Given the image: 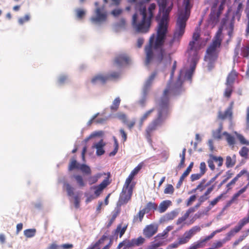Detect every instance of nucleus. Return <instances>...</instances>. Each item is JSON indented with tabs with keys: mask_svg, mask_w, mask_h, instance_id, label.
<instances>
[{
	"mask_svg": "<svg viewBox=\"0 0 249 249\" xmlns=\"http://www.w3.org/2000/svg\"><path fill=\"white\" fill-rule=\"evenodd\" d=\"M248 234H243L240 236L237 240H236L233 243V246H236L242 242L247 236Z\"/></svg>",
	"mask_w": 249,
	"mask_h": 249,
	"instance_id": "nucleus-62",
	"label": "nucleus"
},
{
	"mask_svg": "<svg viewBox=\"0 0 249 249\" xmlns=\"http://www.w3.org/2000/svg\"><path fill=\"white\" fill-rule=\"evenodd\" d=\"M95 5L96 6L94 11L95 16L91 18V21L95 24H99L106 21L107 19V13L105 9V6H98V3L97 2H95Z\"/></svg>",
	"mask_w": 249,
	"mask_h": 249,
	"instance_id": "nucleus-8",
	"label": "nucleus"
},
{
	"mask_svg": "<svg viewBox=\"0 0 249 249\" xmlns=\"http://www.w3.org/2000/svg\"><path fill=\"white\" fill-rule=\"evenodd\" d=\"M73 178L75 179L77 185L80 188L84 187L86 186V183L82 176L80 175H75L73 176Z\"/></svg>",
	"mask_w": 249,
	"mask_h": 249,
	"instance_id": "nucleus-38",
	"label": "nucleus"
},
{
	"mask_svg": "<svg viewBox=\"0 0 249 249\" xmlns=\"http://www.w3.org/2000/svg\"><path fill=\"white\" fill-rule=\"evenodd\" d=\"M196 197L195 195L191 196L186 202L187 206H189L190 205H191L192 202L195 201Z\"/></svg>",
	"mask_w": 249,
	"mask_h": 249,
	"instance_id": "nucleus-64",
	"label": "nucleus"
},
{
	"mask_svg": "<svg viewBox=\"0 0 249 249\" xmlns=\"http://www.w3.org/2000/svg\"><path fill=\"white\" fill-rule=\"evenodd\" d=\"M236 136L237 138L242 144L249 145V141L247 140L242 135L238 134H237Z\"/></svg>",
	"mask_w": 249,
	"mask_h": 249,
	"instance_id": "nucleus-56",
	"label": "nucleus"
},
{
	"mask_svg": "<svg viewBox=\"0 0 249 249\" xmlns=\"http://www.w3.org/2000/svg\"><path fill=\"white\" fill-rule=\"evenodd\" d=\"M135 185V183L129 184L124 182L117 202L118 206L126 204L131 199Z\"/></svg>",
	"mask_w": 249,
	"mask_h": 249,
	"instance_id": "nucleus-7",
	"label": "nucleus"
},
{
	"mask_svg": "<svg viewBox=\"0 0 249 249\" xmlns=\"http://www.w3.org/2000/svg\"><path fill=\"white\" fill-rule=\"evenodd\" d=\"M241 55L243 57H248L249 56V44L241 48Z\"/></svg>",
	"mask_w": 249,
	"mask_h": 249,
	"instance_id": "nucleus-52",
	"label": "nucleus"
},
{
	"mask_svg": "<svg viewBox=\"0 0 249 249\" xmlns=\"http://www.w3.org/2000/svg\"><path fill=\"white\" fill-rule=\"evenodd\" d=\"M30 19V15H26L24 17L20 18L18 19V22L20 25L23 24L25 22L28 21Z\"/></svg>",
	"mask_w": 249,
	"mask_h": 249,
	"instance_id": "nucleus-59",
	"label": "nucleus"
},
{
	"mask_svg": "<svg viewBox=\"0 0 249 249\" xmlns=\"http://www.w3.org/2000/svg\"><path fill=\"white\" fill-rule=\"evenodd\" d=\"M190 1L191 0H184V9L178 11L174 37L165 44V47L168 51L170 50L173 42L176 39H180L185 32L186 22L190 17L191 9L192 7Z\"/></svg>",
	"mask_w": 249,
	"mask_h": 249,
	"instance_id": "nucleus-4",
	"label": "nucleus"
},
{
	"mask_svg": "<svg viewBox=\"0 0 249 249\" xmlns=\"http://www.w3.org/2000/svg\"><path fill=\"white\" fill-rule=\"evenodd\" d=\"M107 81L115 80L119 77L120 73L117 72H112L111 73L106 74Z\"/></svg>",
	"mask_w": 249,
	"mask_h": 249,
	"instance_id": "nucleus-54",
	"label": "nucleus"
},
{
	"mask_svg": "<svg viewBox=\"0 0 249 249\" xmlns=\"http://www.w3.org/2000/svg\"><path fill=\"white\" fill-rule=\"evenodd\" d=\"M178 215V212L176 211H173L166 213L163 216V220L165 221H168L174 219Z\"/></svg>",
	"mask_w": 249,
	"mask_h": 249,
	"instance_id": "nucleus-36",
	"label": "nucleus"
},
{
	"mask_svg": "<svg viewBox=\"0 0 249 249\" xmlns=\"http://www.w3.org/2000/svg\"><path fill=\"white\" fill-rule=\"evenodd\" d=\"M203 176L201 173H197V174H193L191 176V180L192 181H194L195 180H198Z\"/></svg>",
	"mask_w": 249,
	"mask_h": 249,
	"instance_id": "nucleus-61",
	"label": "nucleus"
},
{
	"mask_svg": "<svg viewBox=\"0 0 249 249\" xmlns=\"http://www.w3.org/2000/svg\"><path fill=\"white\" fill-rule=\"evenodd\" d=\"M235 164V160H233L230 156H227L226 159L225 164L227 168L233 167Z\"/></svg>",
	"mask_w": 249,
	"mask_h": 249,
	"instance_id": "nucleus-49",
	"label": "nucleus"
},
{
	"mask_svg": "<svg viewBox=\"0 0 249 249\" xmlns=\"http://www.w3.org/2000/svg\"><path fill=\"white\" fill-rule=\"evenodd\" d=\"M214 188V185H212L211 187H209L204 194L201 196L198 199V201L200 202V203H203L204 201L208 200L210 196L209 195L211 193V192L213 191Z\"/></svg>",
	"mask_w": 249,
	"mask_h": 249,
	"instance_id": "nucleus-24",
	"label": "nucleus"
},
{
	"mask_svg": "<svg viewBox=\"0 0 249 249\" xmlns=\"http://www.w3.org/2000/svg\"><path fill=\"white\" fill-rule=\"evenodd\" d=\"M223 135L226 137V140L229 145H233L235 144V139L233 136L227 132H223Z\"/></svg>",
	"mask_w": 249,
	"mask_h": 249,
	"instance_id": "nucleus-45",
	"label": "nucleus"
},
{
	"mask_svg": "<svg viewBox=\"0 0 249 249\" xmlns=\"http://www.w3.org/2000/svg\"><path fill=\"white\" fill-rule=\"evenodd\" d=\"M174 189L172 185L168 184L164 189V193L166 194H172L174 193Z\"/></svg>",
	"mask_w": 249,
	"mask_h": 249,
	"instance_id": "nucleus-58",
	"label": "nucleus"
},
{
	"mask_svg": "<svg viewBox=\"0 0 249 249\" xmlns=\"http://www.w3.org/2000/svg\"><path fill=\"white\" fill-rule=\"evenodd\" d=\"M226 88L224 89L223 92V96L229 100L231 96L232 93L233 92L234 87V85H230L225 84Z\"/></svg>",
	"mask_w": 249,
	"mask_h": 249,
	"instance_id": "nucleus-25",
	"label": "nucleus"
},
{
	"mask_svg": "<svg viewBox=\"0 0 249 249\" xmlns=\"http://www.w3.org/2000/svg\"><path fill=\"white\" fill-rule=\"evenodd\" d=\"M64 186L67 191L68 195L70 196H72L74 195V188L68 183H65Z\"/></svg>",
	"mask_w": 249,
	"mask_h": 249,
	"instance_id": "nucleus-48",
	"label": "nucleus"
},
{
	"mask_svg": "<svg viewBox=\"0 0 249 249\" xmlns=\"http://www.w3.org/2000/svg\"><path fill=\"white\" fill-rule=\"evenodd\" d=\"M216 232L217 231H213L210 235L206 236L203 239L198 240L193 243L189 247L191 249H197L203 248L205 246V243L213 238Z\"/></svg>",
	"mask_w": 249,
	"mask_h": 249,
	"instance_id": "nucleus-12",
	"label": "nucleus"
},
{
	"mask_svg": "<svg viewBox=\"0 0 249 249\" xmlns=\"http://www.w3.org/2000/svg\"><path fill=\"white\" fill-rule=\"evenodd\" d=\"M206 179H202L200 182L199 183V184L196 186V189H198L200 192L203 191L206 187L208 186L209 185H207V183L205 184Z\"/></svg>",
	"mask_w": 249,
	"mask_h": 249,
	"instance_id": "nucleus-55",
	"label": "nucleus"
},
{
	"mask_svg": "<svg viewBox=\"0 0 249 249\" xmlns=\"http://www.w3.org/2000/svg\"><path fill=\"white\" fill-rule=\"evenodd\" d=\"M247 224H248V223L245 220V219L243 218L238 222L237 226H236L233 229L231 230L229 232H228V236H231L233 235L235 233H237Z\"/></svg>",
	"mask_w": 249,
	"mask_h": 249,
	"instance_id": "nucleus-19",
	"label": "nucleus"
},
{
	"mask_svg": "<svg viewBox=\"0 0 249 249\" xmlns=\"http://www.w3.org/2000/svg\"><path fill=\"white\" fill-rule=\"evenodd\" d=\"M105 173H98L93 176H90L88 177L87 179L89 185H91L96 183L99 178H100L103 175H105Z\"/></svg>",
	"mask_w": 249,
	"mask_h": 249,
	"instance_id": "nucleus-26",
	"label": "nucleus"
},
{
	"mask_svg": "<svg viewBox=\"0 0 249 249\" xmlns=\"http://www.w3.org/2000/svg\"><path fill=\"white\" fill-rule=\"evenodd\" d=\"M127 226L128 224H124L123 226L122 224H119L115 231V234H119V237H122L125 233L127 228Z\"/></svg>",
	"mask_w": 249,
	"mask_h": 249,
	"instance_id": "nucleus-30",
	"label": "nucleus"
},
{
	"mask_svg": "<svg viewBox=\"0 0 249 249\" xmlns=\"http://www.w3.org/2000/svg\"><path fill=\"white\" fill-rule=\"evenodd\" d=\"M145 242V239L142 236H139L137 238H133L131 240H124L119 243L118 248L120 249L124 247V249L134 247L140 246L142 245Z\"/></svg>",
	"mask_w": 249,
	"mask_h": 249,
	"instance_id": "nucleus-9",
	"label": "nucleus"
},
{
	"mask_svg": "<svg viewBox=\"0 0 249 249\" xmlns=\"http://www.w3.org/2000/svg\"><path fill=\"white\" fill-rule=\"evenodd\" d=\"M199 170H200V173L204 175L206 171H207V167L206 163L204 162H201L199 166Z\"/></svg>",
	"mask_w": 249,
	"mask_h": 249,
	"instance_id": "nucleus-60",
	"label": "nucleus"
},
{
	"mask_svg": "<svg viewBox=\"0 0 249 249\" xmlns=\"http://www.w3.org/2000/svg\"><path fill=\"white\" fill-rule=\"evenodd\" d=\"M191 65L190 66V69L188 71H186L185 75V78L187 80L191 81L192 75L193 73L195 70L196 64L198 62H195V61H191Z\"/></svg>",
	"mask_w": 249,
	"mask_h": 249,
	"instance_id": "nucleus-27",
	"label": "nucleus"
},
{
	"mask_svg": "<svg viewBox=\"0 0 249 249\" xmlns=\"http://www.w3.org/2000/svg\"><path fill=\"white\" fill-rule=\"evenodd\" d=\"M194 212H195V208H190L182 216L178 218L176 222V224L178 225L183 223L188 218L189 215Z\"/></svg>",
	"mask_w": 249,
	"mask_h": 249,
	"instance_id": "nucleus-29",
	"label": "nucleus"
},
{
	"mask_svg": "<svg viewBox=\"0 0 249 249\" xmlns=\"http://www.w3.org/2000/svg\"><path fill=\"white\" fill-rule=\"evenodd\" d=\"M229 240L230 238L226 237L221 240L216 241L213 244L211 248L212 249H219L222 247L223 245Z\"/></svg>",
	"mask_w": 249,
	"mask_h": 249,
	"instance_id": "nucleus-32",
	"label": "nucleus"
},
{
	"mask_svg": "<svg viewBox=\"0 0 249 249\" xmlns=\"http://www.w3.org/2000/svg\"><path fill=\"white\" fill-rule=\"evenodd\" d=\"M239 153L241 157L245 159H249V148L246 146H243L240 150Z\"/></svg>",
	"mask_w": 249,
	"mask_h": 249,
	"instance_id": "nucleus-43",
	"label": "nucleus"
},
{
	"mask_svg": "<svg viewBox=\"0 0 249 249\" xmlns=\"http://www.w3.org/2000/svg\"><path fill=\"white\" fill-rule=\"evenodd\" d=\"M191 239L189 235L185 232L183 235L178 238V244L180 245L186 244Z\"/></svg>",
	"mask_w": 249,
	"mask_h": 249,
	"instance_id": "nucleus-44",
	"label": "nucleus"
},
{
	"mask_svg": "<svg viewBox=\"0 0 249 249\" xmlns=\"http://www.w3.org/2000/svg\"><path fill=\"white\" fill-rule=\"evenodd\" d=\"M157 74V71H153L146 80L143 87V90L144 92H146L151 87L153 81Z\"/></svg>",
	"mask_w": 249,
	"mask_h": 249,
	"instance_id": "nucleus-17",
	"label": "nucleus"
},
{
	"mask_svg": "<svg viewBox=\"0 0 249 249\" xmlns=\"http://www.w3.org/2000/svg\"><path fill=\"white\" fill-rule=\"evenodd\" d=\"M214 162H215L217 164V168L218 169L223 165V159L220 156L217 157L213 155H210L209 159L207 161V163L209 167L213 171L215 169Z\"/></svg>",
	"mask_w": 249,
	"mask_h": 249,
	"instance_id": "nucleus-10",
	"label": "nucleus"
},
{
	"mask_svg": "<svg viewBox=\"0 0 249 249\" xmlns=\"http://www.w3.org/2000/svg\"><path fill=\"white\" fill-rule=\"evenodd\" d=\"M76 17L78 19H82L86 14L85 10L82 9H77L76 10Z\"/></svg>",
	"mask_w": 249,
	"mask_h": 249,
	"instance_id": "nucleus-57",
	"label": "nucleus"
},
{
	"mask_svg": "<svg viewBox=\"0 0 249 249\" xmlns=\"http://www.w3.org/2000/svg\"><path fill=\"white\" fill-rule=\"evenodd\" d=\"M105 144H106L104 142L103 140L101 139L98 142L92 146L93 148H95L97 150V155L101 156L105 153V150H104L103 147Z\"/></svg>",
	"mask_w": 249,
	"mask_h": 249,
	"instance_id": "nucleus-23",
	"label": "nucleus"
},
{
	"mask_svg": "<svg viewBox=\"0 0 249 249\" xmlns=\"http://www.w3.org/2000/svg\"><path fill=\"white\" fill-rule=\"evenodd\" d=\"M201 48L200 31L198 28H196L193 34L192 40L189 43L187 49L190 61H198V52Z\"/></svg>",
	"mask_w": 249,
	"mask_h": 249,
	"instance_id": "nucleus-6",
	"label": "nucleus"
},
{
	"mask_svg": "<svg viewBox=\"0 0 249 249\" xmlns=\"http://www.w3.org/2000/svg\"><path fill=\"white\" fill-rule=\"evenodd\" d=\"M235 4H237V6L234 13V17H236L238 20H239L240 19L243 9V4L242 1L238 3H236Z\"/></svg>",
	"mask_w": 249,
	"mask_h": 249,
	"instance_id": "nucleus-31",
	"label": "nucleus"
},
{
	"mask_svg": "<svg viewBox=\"0 0 249 249\" xmlns=\"http://www.w3.org/2000/svg\"><path fill=\"white\" fill-rule=\"evenodd\" d=\"M200 231L201 228L200 226H195L193 227L189 230L186 231L185 232L191 238L194 235L199 232Z\"/></svg>",
	"mask_w": 249,
	"mask_h": 249,
	"instance_id": "nucleus-37",
	"label": "nucleus"
},
{
	"mask_svg": "<svg viewBox=\"0 0 249 249\" xmlns=\"http://www.w3.org/2000/svg\"><path fill=\"white\" fill-rule=\"evenodd\" d=\"M234 27V19L233 18L232 20L231 21L228 26L226 27V29L228 30V35L229 36L230 38H231L232 36Z\"/></svg>",
	"mask_w": 249,
	"mask_h": 249,
	"instance_id": "nucleus-42",
	"label": "nucleus"
},
{
	"mask_svg": "<svg viewBox=\"0 0 249 249\" xmlns=\"http://www.w3.org/2000/svg\"><path fill=\"white\" fill-rule=\"evenodd\" d=\"M121 99L119 97L116 98L113 101L112 105L110 106V109L112 111H116L120 104Z\"/></svg>",
	"mask_w": 249,
	"mask_h": 249,
	"instance_id": "nucleus-46",
	"label": "nucleus"
},
{
	"mask_svg": "<svg viewBox=\"0 0 249 249\" xmlns=\"http://www.w3.org/2000/svg\"><path fill=\"white\" fill-rule=\"evenodd\" d=\"M220 12L211 11L209 15L210 22L213 24H216L219 21Z\"/></svg>",
	"mask_w": 249,
	"mask_h": 249,
	"instance_id": "nucleus-28",
	"label": "nucleus"
},
{
	"mask_svg": "<svg viewBox=\"0 0 249 249\" xmlns=\"http://www.w3.org/2000/svg\"><path fill=\"white\" fill-rule=\"evenodd\" d=\"M155 111V108H153L150 109V110L147 111L145 112L143 115L142 116L141 118V122L142 123H143L145 120H146L151 114L152 113H153Z\"/></svg>",
	"mask_w": 249,
	"mask_h": 249,
	"instance_id": "nucleus-50",
	"label": "nucleus"
},
{
	"mask_svg": "<svg viewBox=\"0 0 249 249\" xmlns=\"http://www.w3.org/2000/svg\"><path fill=\"white\" fill-rule=\"evenodd\" d=\"M223 195L222 194L215 198L214 199L210 202V204L209 206V209H211L212 207H213L214 205H215L217 202L220 201V200L223 197Z\"/></svg>",
	"mask_w": 249,
	"mask_h": 249,
	"instance_id": "nucleus-51",
	"label": "nucleus"
},
{
	"mask_svg": "<svg viewBox=\"0 0 249 249\" xmlns=\"http://www.w3.org/2000/svg\"><path fill=\"white\" fill-rule=\"evenodd\" d=\"M36 233L35 229H29L24 230V234L27 238H31L34 237Z\"/></svg>",
	"mask_w": 249,
	"mask_h": 249,
	"instance_id": "nucleus-47",
	"label": "nucleus"
},
{
	"mask_svg": "<svg viewBox=\"0 0 249 249\" xmlns=\"http://www.w3.org/2000/svg\"><path fill=\"white\" fill-rule=\"evenodd\" d=\"M107 239V237L106 235H103L102 237L94 244L90 245L87 249H100L99 246L100 244H103L105 240ZM110 242L106 246H105L102 249H109L110 248Z\"/></svg>",
	"mask_w": 249,
	"mask_h": 249,
	"instance_id": "nucleus-18",
	"label": "nucleus"
},
{
	"mask_svg": "<svg viewBox=\"0 0 249 249\" xmlns=\"http://www.w3.org/2000/svg\"><path fill=\"white\" fill-rule=\"evenodd\" d=\"M167 1L164 0L160 5V10H162V16L159 22L157 35L153 34L150 36L148 44L145 47L146 53L145 63L148 65L153 59L157 64H163L166 66L170 64L172 60L171 55L176 52L174 48V43L176 40L178 42L179 39H176L172 43L170 50L168 51L165 44L174 37L168 35V27L169 15L173 8V3L171 2L167 6Z\"/></svg>",
	"mask_w": 249,
	"mask_h": 249,
	"instance_id": "nucleus-1",
	"label": "nucleus"
},
{
	"mask_svg": "<svg viewBox=\"0 0 249 249\" xmlns=\"http://www.w3.org/2000/svg\"><path fill=\"white\" fill-rule=\"evenodd\" d=\"M238 73L234 70H232L228 75L225 84L233 85L235 80L238 77Z\"/></svg>",
	"mask_w": 249,
	"mask_h": 249,
	"instance_id": "nucleus-20",
	"label": "nucleus"
},
{
	"mask_svg": "<svg viewBox=\"0 0 249 249\" xmlns=\"http://www.w3.org/2000/svg\"><path fill=\"white\" fill-rule=\"evenodd\" d=\"M110 174L105 179H104L101 183L98 185L93 186L91 188V189L94 190V195L97 196H99L104 189H105L110 183L109 181Z\"/></svg>",
	"mask_w": 249,
	"mask_h": 249,
	"instance_id": "nucleus-11",
	"label": "nucleus"
},
{
	"mask_svg": "<svg viewBox=\"0 0 249 249\" xmlns=\"http://www.w3.org/2000/svg\"><path fill=\"white\" fill-rule=\"evenodd\" d=\"M123 12V10L121 9H115L111 11V14L114 17H118Z\"/></svg>",
	"mask_w": 249,
	"mask_h": 249,
	"instance_id": "nucleus-63",
	"label": "nucleus"
},
{
	"mask_svg": "<svg viewBox=\"0 0 249 249\" xmlns=\"http://www.w3.org/2000/svg\"><path fill=\"white\" fill-rule=\"evenodd\" d=\"M158 208V205L155 202H149L146 205L145 207L143 209L146 213H148L151 210H156Z\"/></svg>",
	"mask_w": 249,
	"mask_h": 249,
	"instance_id": "nucleus-41",
	"label": "nucleus"
},
{
	"mask_svg": "<svg viewBox=\"0 0 249 249\" xmlns=\"http://www.w3.org/2000/svg\"><path fill=\"white\" fill-rule=\"evenodd\" d=\"M171 203L170 200H164L162 201L159 205L158 211L160 213L165 212Z\"/></svg>",
	"mask_w": 249,
	"mask_h": 249,
	"instance_id": "nucleus-35",
	"label": "nucleus"
},
{
	"mask_svg": "<svg viewBox=\"0 0 249 249\" xmlns=\"http://www.w3.org/2000/svg\"><path fill=\"white\" fill-rule=\"evenodd\" d=\"M223 27H219L216 32L212 43L207 49L206 54L205 56V60L209 62V70H211L213 66V64L218 58L221 43L223 40L222 36Z\"/></svg>",
	"mask_w": 249,
	"mask_h": 249,
	"instance_id": "nucleus-5",
	"label": "nucleus"
},
{
	"mask_svg": "<svg viewBox=\"0 0 249 249\" xmlns=\"http://www.w3.org/2000/svg\"><path fill=\"white\" fill-rule=\"evenodd\" d=\"M244 175H246L247 177V180L248 181L249 172L246 169H243L236 176L235 178H234L230 182L227 184L226 187L227 188V190L229 191L231 190L235 184L236 182L238 180L239 178Z\"/></svg>",
	"mask_w": 249,
	"mask_h": 249,
	"instance_id": "nucleus-14",
	"label": "nucleus"
},
{
	"mask_svg": "<svg viewBox=\"0 0 249 249\" xmlns=\"http://www.w3.org/2000/svg\"><path fill=\"white\" fill-rule=\"evenodd\" d=\"M143 166V163H139L130 173L128 177L126 178L125 183H126L129 184H131L132 183H134V182H132V180L134 179V178L135 175H136L139 171L142 168Z\"/></svg>",
	"mask_w": 249,
	"mask_h": 249,
	"instance_id": "nucleus-15",
	"label": "nucleus"
},
{
	"mask_svg": "<svg viewBox=\"0 0 249 249\" xmlns=\"http://www.w3.org/2000/svg\"><path fill=\"white\" fill-rule=\"evenodd\" d=\"M81 164L77 162L75 158H73L69 165L68 169L69 171H72L75 169H79Z\"/></svg>",
	"mask_w": 249,
	"mask_h": 249,
	"instance_id": "nucleus-40",
	"label": "nucleus"
},
{
	"mask_svg": "<svg viewBox=\"0 0 249 249\" xmlns=\"http://www.w3.org/2000/svg\"><path fill=\"white\" fill-rule=\"evenodd\" d=\"M145 213H146L145 212V211L143 210V209L142 210H140L138 213V214L134 216L133 219V222H141Z\"/></svg>",
	"mask_w": 249,
	"mask_h": 249,
	"instance_id": "nucleus-34",
	"label": "nucleus"
},
{
	"mask_svg": "<svg viewBox=\"0 0 249 249\" xmlns=\"http://www.w3.org/2000/svg\"><path fill=\"white\" fill-rule=\"evenodd\" d=\"M232 115V111H231V110L226 109L224 112H222L220 111L218 112V118L220 120H224L228 117L231 118Z\"/></svg>",
	"mask_w": 249,
	"mask_h": 249,
	"instance_id": "nucleus-33",
	"label": "nucleus"
},
{
	"mask_svg": "<svg viewBox=\"0 0 249 249\" xmlns=\"http://www.w3.org/2000/svg\"><path fill=\"white\" fill-rule=\"evenodd\" d=\"M130 57L126 54L118 55L115 58L114 62L118 66L121 67L128 65L130 62Z\"/></svg>",
	"mask_w": 249,
	"mask_h": 249,
	"instance_id": "nucleus-13",
	"label": "nucleus"
},
{
	"mask_svg": "<svg viewBox=\"0 0 249 249\" xmlns=\"http://www.w3.org/2000/svg\"><path fill=\"white\" fill-rule=\"evenodd\" d=\"M79 170L86 175L89 176L91 174V170L90 167L85 164H81L79 167Z\"/></svg>",
	"mask_w": 249,
	"mask_h": 249,
	"instance_id": "nucleus-39",
	"label": "nucleus"
},
{
	"mask_svg": "<svg viewBox=\"0 0 249 249\" xmlns=\"http://www.w3.org/2000/svg\"><path fill=\"white\" fill-rule=\"evenodd\" d=\"M158 231L156 226L153 225H147L143 230V233L147 238H150L154 235Z\"/></svg>",
	"mask_w": 249,
	"mask_h": 249,
	"instance_id": "nucleus-16",
	"label": "nucleus"
},
{
	"mask_svg": "<svg viewBox=\"0 0 249 249\" xmlns=\"http://www.w3.org/2000/svg\"><path fill=\"white\" fill-rule=\"evenodd\" d=\"M245 13L246 14V36H249V0H247L246 7L245 10Z\"/></svg>",
	"mask_w": 249,
	"mask_h": 249,
	"instance_id": "nucleus-21",
	"label": "nucleus"
},
{
	"mask_svg": "<svg viewBox=\"0 0 249 249\" xmlns=\"http://www.w3.org/2000/svg\"><path fill=\"white\" fill-rule=\"evenodd\" d=\"M172 91L171 84L169 83L164 89L160 103L157 117L153 120L146 129V138L149 142H152L151 136L154 131L161 126L169 114V97Z\"/></svg>",
	"mask_w": 249,
	"mask_h": 249,
	"instance_id": "nucleus-2",
	"label": "nucleus"
},
{
	"mask_svg": "<svg viewBox=\"0 0 249 249\" xmlns=\"http://www.w3.org/2000/svg\"><path fill=\"white\" fill-rule=\"evenodd\" d=\"M91 82L94 84H97L98 83H100L101 84H104L107 81V75L104 74H98L95 76H94L91 79Z\"/></svg>",
	"mask_w": 249,
	"mask_h": 249,
	"instance_id": "nucleus-22",
	"label": "nucleus"
},
{
	"mask_svg": "<svg viewBox=\"0 0 249 249\" xmlns=\"http://www.w3.org/2000/svg\"><path fill=\"white\" fill-rule=\"evenodd\" d=\"M156 5L151 3L147 10L145 6L141 4L132 16L131 24L134 30L139 33L149 32Z\"/></svg>",
	"mask_w": 249,
	"mask_h": 249,
	"instance_id": "nucleus-3",
	"label": "nucleus"
},
{
	"mask_svg": "<svg viewBox=\"0 0 249 249\" xmlns=\"http://www.w3.org/2000/svg\"><path fill=\"white\" fill-rule=\"evenodd\" d=\"M223 129L222 124L219 125L218 128L213 133V136L216 139H220L221 138V133Z\"/></svg>",
	"mask_w": 249,
	"mask_h": 249,
	"instance_id": "nucleus-53",
	"label": "nucleus"
}]
</instances>
